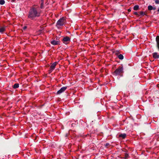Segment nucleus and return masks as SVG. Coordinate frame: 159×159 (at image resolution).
Here are the masks:
<instances>
[{
  "label": "nucleus",
  "instance_id": "nucleus-13",
  "mask_svg": "<svg viewBox=\"0 0 159 159\" xmlns=\"http://www.w3.org/2000/svg\"><path fill=\"white\" fill-rule=\"evenodd\" d=\"M126 134H120L119 137H122L123 139H124L126 137Z\"/></svg>",
  "mask_w": 159,
  "mask_h": 159
},
{
  "label": "nucleus",
  "instance_id": "nucleus-1",
  "mask_svg": "<svg viewBox=\"0 0 159 159\" xmlns=\"http://www.w3.org/2000/svg\"><path fill=\"white\" fill-rule=\"evenodd\" d=\"M40 15V13L38 12L35 8H33L30 9L28 15V17L33 20L36 17H39Z\"/></svg>",
  "mask_w": 159,
  "mask_h": 159
},
{
  "label": "nucleus",
  "instance_id": "nucleus-21",
  "mask_svg": "<svg viewBox=\"0 0 159 159\" xmlns=\"http://www.w3.org/2000/svg\"><path fill=\"white\" fill-rule=\"evenodd\" d=\"M140 13V14L142 15L144 14V12L143 11H141Z\"/></svg>",
  "mask_w": 159,
  "mask_h": 159
},
{
  "label": "nucleus",
  "instance_id": "nucleus-14",
  "mask_svg": "<svg viewBox=\"0 0 159 159\" xmlns=\"http://www.w3.org/2000/svg\"><path fill=\"white\" fill-rule=\"evenodd\" d=\"M133 9L134 10L137 11L139 9V6L138 5H135L134 6Z\"/></svg>",
  "mask_w": 159,
  "mask_h": 159
},
{
  "label": "nucleus",
  "instance_id": "nucleus-15",
  "mask_svg": "<svg viewBox=\"0 0 159 159\" xmlns=\"http://www.w3.org/2000/svg\"><path fill=\"white\" fill-rule=\"evenodd\" d=\"M118 58L120 60H123L124 58V56L122 54H120L118 56Z\"/></svg>",
  "mask_w": 159,
  "mask_h": 159
},
{
  "label": "nucleus",
  "instance_id": "nucleus-17",
  "mask_svg": "<svg viewBox=\"0 0 159 159\" xmlns=\"http://www.w3.org/2000/svg\"><path fill=\"white\" fill-rule=\"evenodd\" d=\"M5 3V1L4 0H0V4L1 5H3Z\"/></svg>",
  "mask_w": 159,
  "mask_h": 159
},
{
  "label": "nucleus",
  "instance_id": "nucleus-9",
  "mask_svg": "<svg viewBox=\"0 0 159 159\" xmlns=\"http://www.w3.org/2000/svg\"><path fill=\"white\" fill-rule=\"evenodd\" d=\"M51 43L54 45H56L59 44V42L57 41L53 40L51 41Z\"/></svg>",
  "mask_w": 159,
  "mask_h": 159
},
{
  "label": "nucleus",
  "instance_id": "nucleus-18",
  "mask_svg": "<svg viewBox=\"0 0 159 159\" xmlns=\"http://www.w3.org/2000/svg\"><path fill=\"white\" fill-rule=\"evenodd\" d=\"M129 157V155L127 153H125V158H127Z\"/></svg>",
  "mask_w": 159,
  "mask_h": 159
},
{
  "label": "nucleus",
  "instance_id": "nucleus-7",
  "mask_svg": "<svg viewBox=\"0 0 159 159\" xmlns=\"http://www.w3.org/2000/svg\"><path fill=\"white\" fill-rule=\"evenodd\" d=\"M57 62H54L50 66V71H52L55 68V67L57 65Z\"/></svg>",
  "mask_w": 159,
  "mask_h": 159
},
{
  "label": "nucleus",
  "instance_id": "nucleus-20",
  "mask_svg": "<svg viewBox=\"0 0 159 159\" xmlns=\"http://www.w3.org/2000/svg\"><path fill=\"white\" fill-rule=\"evenodd\" d=\"M155 2H156V3H157V4H159V1H158V0H156L155 1Z\"/></svg>",
  "mask_w": 159,
  "mask_h": 159
},
{
  "label": "nucleus",
  "instance_id": "nucleus-10",
  "mask_svg": "<svg viewBox=\"0 0 159 159\" xmlns=\"http://www.w3.org/2000/svg\"><path fill=\"white\" fill-rule=\"evenodd\" d=\"M6 30V27L1 26L0 27V33L2 34Z\"/></svg>",
  "mask_w": 159,
  "mask_h": 159
},
{
  "label": "nucleus",
  "instance_id": "nucleus-12",
  "mask_svg": "<svg viewBox=\"0 0 159 159\" xmlns=\"http://www.w3.org/2000/svg\"><path fill=\"white\" fill-rule=\"evenodd\" d=\"M19 84L18 83L15 84L13 86V88L14 89H16L19 87Z\"/></svg>",
  "mask_w": 159,
  "mask_h": 159
},
{
  "label": "nucleus",
  "instance_id": "nucleus-16",
  "mask_svg": "<svg viewBox=\"0 0 159 159\" xmlns=\"http://www.w3.org/2000/svg\"><path fill=\"white\" fill-rule=\"evenodd\" d=\"M41 4L40 6V8L42 9L43 7V4H44V0H41Z\"/></svg>",
  "mask_w": 159,
  "mask_h": 159
},
{
  "label": "nucleus",
  "instance_id": "nucleus-25",
  "mask_svg": "<svg viewBox=\"0 0 159 159\" xmlns=\"http://www.w3.org/2000/svg\"><path fill=\"white\" fill-rule=\"evenodd\" d=\"M108 145V143H106V146L107 145Z\"/></svg>",
  "mask_w": 159,
  "mask_h": 159
},
{
  "label": "nucleus",
  "instance_id": "nucleus-22",
  "mask_svg": "<svg viewBox=\"0 0 159 159\" xmlns=\"http://www.w3.org/2000/svg\"><path fill=\"white\" fill-rule=\"evenodd\" d=\"M27 28V27L26 26H25L23 27V29L24 30H25Z\"/></svg>",
  "mask_w": 159,
  "mask_h": 159
},
{
  "label": "nucleus",
  "instance_id": "nucleus-6",
  "mask_svg": "<svg viewBox=\"0 0 159 159\" xmlns=\"http://www.w3.org/2000/svg\"><path fill=\"white\" fill-rule=\"evenodd\" d=\"M152 57L155 59H157L159 58V53L157 52H154L152 54Z\"/></svg>",
  "mask_w": 159,
  "mask_h": 159
},
{
  "label": "nucleus",
  "instance_id": "nucleus-3",
  "mask_svg": "<svg viewBox=\"0 0 159 159\" xmlns=\"http://www.w3.org/2000/svg\"><path fill=\"white\" fill-rule=\"evenodd\" d=\"M123 66H120L115 71L114 74L116 76L119 75L123 72Z\"/></svg>",
  "mask_w": 159,
  "mask_h": 159
},
{
  "label": "nucleus",
  "instance_id": "nucleus-2",
  "mask_svg": "<svg viewBox=\"0 0 159 159\" xmlns=\"http://www.w3.org/2000/svg\"><path fill=\"white\" fill-rule=\"evenodd\" d=\"M65 18L64 17L61 18L57 21L56 26L58 28L61 26L63 25L65 23Z\"/></svg>",
  "mask_w": 159,
  "mask_h": 159
},
{
  "label": "nucleus",
  "instance_id": "nucleus-4",
  "mask_svg": "<svg viewBox=\"0 0 159 159\" xmlns=\"http://www.w3.org/2000/svg\"><path fill=\"white\" fill-rule=\"evenodd\" d=\"M62 41L64 43L67 44H68L67 42L70 41V38L68 36H66L63 39Z\"/></svg>",
  "mask_w": 159,
  "mask_h": 159
},
{
  "label": "nucleus",
  "instance_id": "nucleus-23",
  "mask_svg": "<svg viewBox=\"0 0 159 159\" xmlns=\"http://www.w3.org/2000/svg\"><path fill=\"white\" fill-rule=\"evenodd\" d=\"M131 11V10H130V9H129L128 10V11Z\"/></svg>",
  "mask_w": 159,
  "mask_h": 159
},
{
  "label": "nucleus",
  "instance_id": "nucleus-24",
  "mask_svg": "<svg viewBox=\"0 0 159 159\" xmlns=\"http://www.w3.org/2000/svg\"><path fill=\"white\" fill-rule=\"evenodd\" d=\"M157 11L158 12H159V8H158Z\"/></svg>",
  "mask_w": 159,
  "mask_h": 159
},
{
  "label": "nucleus",
  "instance_id": "nucleus-5",
  "mask_svg": "<svg viewBox=\"0 0 159 159\" xmlns=\"http://www.w3.org/2000/svg\"><path fill=\"white\" fill-rule=\"evenodd\" d=\"M67 87H63L61 88V89L57 92V94H60L64 92L67 89Z\"/></svg>",
  "mask_w": 159,
  "mask_h": 159
},
{
  "label": "nucleus",
  "instance_id": "nucleus-11",
  "mask_svg": "<svg viewBox=\"0 0 159 159\" xmlns=\"http://www.w3.org/2000/svg\"><path fill=\"white\" fill-rule=\"evenodd\" d=\"M148 9L149 10H155L156 9V8L155 7H153L151 5H149L148 6Z\"/></svg>",
  "mask_w": 159,
  "mask_h": 159
},
{
  "label": "nucleus",
  "instance_id": "nucleus-19",
  "mask_svg": "<svg viewBox=\"0 0 159 159\" xmlns=\"http://www.w3.org/2000/svg\"><path fill=\"white\" fill-rule=\"evenodd\" d=\"M134 15H138V13H137V12H136V11L134 12Z\"/></svg>",
  "mask_w": 159,
  "mask_h": 159
},
{
  "label": "nucleus",
  "instance_id": "nucleus-8",
  "mask_svg": "<svg viewBox=\"0 0 159 159\" xmlns=\"http://www.w3.org/2000/svg\"><path fill=\"white\" fill-rule=\"evenodd\" d=\"M156 39L157 42V47L159 51V36L156 37Z\"/></svg>",
  "mask_w": 159,
  "mask_h": 159
}]
</instances>
